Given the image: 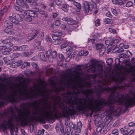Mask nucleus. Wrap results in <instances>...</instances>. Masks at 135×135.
I'll use <instances>...</instances> for the list:
<instances>
[{"label": "nucleus", "instance_id": "1", "mask_svg": "<svg viewBox=\"0 0 135 135\" xmlns=\"http://www.w3.org/2000/svg\"><path fill=\"white\" fill-rule=\"evenodd\" d=\"M81 91L82 94H80L70 91L66 93L62 91L61 93L64 102L61 100L60 96L53 95L51 97L54 99L55 104L52 105L50 103L48 104L49 94L45 91H40L37 98L42 97L40 99L34 102L21 104V109L24 110L21 113L20 109L21 125L25 126L29 124L30 127V123L34 121L44 123L45 119L55 121V118L67 117L70 115L71 118H74V115H78L74 107L78 111H81L83 113L87 112L88 110L98 111L105 106L108 107L110 111L117 113L119 111V110L121 109L120 108L117 110L114 109V104L117 101L116 99L110 98L105 101L104 99L99 97L96 100L95 95H88L89 91Z\"/></svg>", "mask_w": 135, "mask_h": 135}, {"label": "nucleus", "instance_id": "2", "mask_svg": "<svg viewBox=\"0 0 135 135\" xmlns=\"http://www.w3.org/2000/svg\"><path fill=\"white\" fill-rule=\"evenodd\" d=\"M75 68L76 70L74 72L73 75L68 74L63 76L61 83L57 86L55 85L54 90L55 92L59 94L60 92L64 91V87H67L68 90L66 91H70L72 93H77L80 94H82L81 90L83 91L87 90L90 91L88 95H95L97 98H98L106 90L111 92V98L116 99L117 102L119 104H124L126 108H128L130 105H132V98H129L124 103L123 100V96L122 95H120L119 93L116 90V86L110 88L106 86L105 83H102L99 80H94L93 83L96 84L93 90L85 88L89 87L91 86L90 83L85 82L83 84L79 83L75 84V82L78 81L82 77L87 76L89 72L87 70L85 72L82 71L84 68L83 65H78Z\"/></svg>", "mask_w": 135, "mask_h": 135}, {"label": "nucleus", "instance_id": "3", "mask_svg": "<svg viewBox=\"0 0 135 135\" xmlns=\"http://www.w3.org/2000/svg\"><path fill=\"white\" fill-rule=\"evenodd\" d=\"M7 79V78L5 74H2L0 77V80L2 81L0 83V92L1 93L0 96V99H2L3 100H7L10 102L15 103L20 102L22 100H32L39 97L40 90H39L38 92H36L31 94V90L28 89L26 86H25V89L20 88L17 91H13L12 92H7V86L3 82ZM22 103H22L20 104L21 109H19L21 110V113L24 110L21 108V104ZM3 102L0 101V107L3 106ZM16 107L19 109L17 106L15 105L14 108L10 107L7 109H5L3 113H0V124H2V127H14L13 126L14 123H20L21 124L20 121L16 119L18 116V113ZM14 127L16 126H15Z\"/></svg>", "mask_w": 135, "mask_h": 135}, {"label": "nucleus", "instance_id": "4", "mask_svg": "<svg viewBox=\"0 0 135 135\" xmlns=\"http://www.w3.org/2000/svg\"><path fill=\"white\" fill-rule=\"evenodd\" d=\"M97 63L98 62L97 61L93 60L90 64L86 65L85 67L89 73L98 72L100 76L102 77L103 74L105 73V71L103 70V66L101 64Z\"/></svg>", "mask_w": 135, "mask_h": 135}, {"label": "nucleus", "instance_id": "5", "mask_svg": "<svg viewBox=\"0 0 135 135\" xmlns=\"http://www.w3.org/2000/svg\"><path fill=\"white\" fill-rule=\"evenodd\" d=\"M8 15V19L9 21L15 25H19V22L22 21L23 20L22 17L19 14L13 12H9Z\"/></svg>", "mask_w": 135, "mask_h": 135}, {"label": "nucleus", "instance_id": "6", "mask_svg": "<svg viewBox=\"0 0 135 135\" xmlns=\"http://www.w3.org/2000/svg\"><path fill=\"white\" fill-rule=\"evenodd\" d=\"M61 32L58 31L54 32L52 35L53 41L52 43L54 45H59L62 42L61 35Z\"/></svg>", "mask_w": 135, "mask_h": 135}, {"label": "nucleus", "instance_id": "7", "mask_svg": "<svg viewBox=\"0 0 135 135\" xmlns=\"http://www.w3.org/2000/svg\"><path fill=\"white\" fill-rule=\"evenodd\" d=\"M82 7L85 13L87 14L89 11L93 8V6L92 4L89 5L87 2H85L83 3Z\"/></svg>", "mask_w": 135, "mask_h": 135}, {"label": "nucleus", "instance_id": "8", "mask_svg": "<svg viewBox=\"0 0 135 135\" xmlns=\"http://www.w3.org/2000/svg\"><path fill=\"white\" fill-rule=\"evenodd\" d=\"M96 49L99 50V52L100 55H103L105 51V47L102 44H97L95 45Z\"/></svg>", "mask_w": 135, "mask_h": 135}, {"label": "nucleus", "instance_id": "9", "mask_svg": "<svg viewBox=\"0 0 135 135\" xmlns=\"http://www.w3.org/2000/svg\"><path fill=\"white\" fill-rule=\"evenodd\" d=\"M28 0H17L16 1V3L17 4L21 6L23 8H28V5L25 2L27 3V2Z\"/></svg>", "mask_w": 135, "mask_h": 135}, {"label": "nucleus", "instance_id": "10", "mask_svg": "<svg viewBox=\"0 0 135 135\" xmlns=\"http://www.w3.org/2000/svg\"><path fill=\"white\" fill-rule=\"evenodd\" d=\"M61 135H69L71 130L70 127H60Z\"/></svg>", "mask_w": 135, "mask_h": 135}, {"label": "nucleus", "instance_id": "11", "mask_svg": "<svg viewBox=\"0 0 135 135\" xmlns=\"http://www.w3.org/2000/svg\"><path fill=\"white\" fill-rule=\"evenodd\" d=\"M11 38H7L2 41V42L5 44L7 47H12L13 46V41Z\"/></svg>", "mask_w": 135, "mask_h": 135}, {"label": "nucleus", "instance_id": "12", "mask_svg": "<svg viewBox=\"0 0 135 135\" xmlns=\"http://www.w3.org/2000/svg\"><path fill=\"white\" fill-rule=\"evenodd\" d=\"M63 21H67V23L68 24L72 25L74 23V20L71 18H69L67 17H63L62 19Z\"/></svg>", "mask_w": 135, "mask_h": 135}, {"label": "nucleus", "instance_id": "13", "mask_svg": "<svg viewBox=\"0 0 135 135\" xmlns=\"http://www.w3.org/2000/svg\"><path fill=\"white\" fill-rule=\"evenodd\" d=\"M29 16L33 17H36L38 16L37 13L34 11L30 10L29 12Z\"/></svg>", "mask_w": 135, "mask_h": 135}, {"label": "nucleus", "instance_id": "14", "mask_svg": "<svg viewBox=\"0 0 135 135\" xmlns=\"http://www.w3.org/2000/svg\"><path fill=\"white\" fill-rule=\"evenodd\" d=\"M11 22L6 21L4 23V25L7 28L9 29L11 28L12 27L13 24L12 23L10 22Z\"/></svg>", "mask_w": 135, "mask_h": 135}, {"label": "nucleus", "instance_id": "15", "mask_svg": "<svg viewBox=\"0 0 135 135\" xmlns=\"http://www.w3.org/2000/svg\"><path fill=\"white\" fill-rule=\"evenodd\" d=\"M11 134H13L14 131L17 133L18 132V128L17 127H9Z\"/></svg>", "mask_w": 135, "mask_h": 135}, {"label": "nucleus", "instance_id": "16", "mask_svg": "<svg viewBox=\"0 0 135 135\" xmlns=\"http://www.w3.org/2000/svg\"><path fill=\"white\" fill-rule=\"evenodd\" d=\"M114 39L109 38L105 41V43L107 45L112 46V44L114 43Z\"/></svg>", "mask_w": 135, "mask_h": 135}, {"label": "nucleus", "instance_id": "17", "mask_svg": "<svg viewBox=\"0 0 135 135\" xmlns=\"http://www.w3.org/2000/svg\"><path fill=\"white\" fill-rule=\"evenodd\" d=\"M38 56L39 58L42 60L45 61L46 60L45 54L43 52L39 54Z\"/></svg>", "mask_w": 135, "mask_h": 135}, {"label": "nucleus", "instance_id": "18", "mask_svg": "<svg viewBox=\"0 0 135 135\" xmlns=\"http://www.w3.org/2000/svg\"><path fill=\"white\" fill-rule=\"evenodd\" d=\"M11 51V49L10 48H7L2 52V54L3 55H8L9 54V52Z\"/></svg>", "mask_w": 135, "mask_h": 135}, {"label": "nucleus", "instance_id": "19", "mask_svg": "<svg viewBox=\"0 0 135 135\" xmlns=\"http://www.w3.org/2000/svg\"><path fill=\"white\" fill-rule=\"evenodd\" d=\"M27 3H29V4L32 6H35L37 5V3L34 1L33 0H28Z\"/></svg>", "mask_w": 135, "mask_h": 135}, {"label": "nucleus", "instance_id": "20", "mask_svg": "<svg viewBox=\"0 0 135 135\" xmlns=\"http://www.w3.org/2000/svg\"><path fill=\"white\" fill-rule=\"evenodd\" d=\"M46 55L47 57L48 58L50 62L52 61V58H51V54L50 51H47L46 53Z\"/></svg>", "mask_w": 135, "mask_h": 135}, {"label": "nucleus", "instance_id": "21", "mask_svg": "<svg viewBox=\"0 0 135 135\" xmlns=\"http://www.w3.org/2000/svg\"><path fill=\"white\" fill-rule=\"evenodd\" d=\"M110 128H108L107 127H102L100 133L105 134L109 131Z\"/></svg>", "mask_w": 135, "mask_h": 135}, {"label": "nucleus", "instance_id": "22", "mask_svg": "<svg viewBox=\"0 0 135 135\" xmlns=\"http://www.w3.org/2000/svg\"><path fill=\"white\" fill-rule=\"evenodd\" d=\"M120 131L122 134H127L128 133V131L127 129L124 127V128H122L120 129Z\"/></svg>", "mask_w": 135, "mask_h": 135}, {"label": "nucleus", "instance_id": "23", "mask_svg": "<svg viewBox=\"0 0 135 135\" xmlns=\"http://www.w3.org/2000/svg\"><path fill=\"white\" fill-rule=\"evenodd\" d=\"M124 51V49L123 48H119L118 47H117L116 48H115V49L114 51V53H115L116 52L118 53H120Z\"/></svg>", "mask_w": 135, "mask_h": 135}, {"label": "nucleus", "instance_id": "24", "mask_svg": "<svg viewBox=\"0 0 135 135\" xmlns=\"http://www.w3.org/2000/svg\"><path fill=\"white\" fill-rule=\"evenodd\" d=\"M73 4L79 9H81V5L78 3L74 1L73 2Z\"/></svg>", "mask_w": 135, "mask_h": 135}, {"label": "nucleus", "instance_id": "25", "mask_svg": "<svg viewBox=\"0 0 135 135\" xmlns=\"http://www.w3.org/2000/svg\"><path fill=\"white\" fill-rule=\"evenodd\" d=\"M39 13L40 14L45 15L44 16L45 18L47 17V14L44 10H40L39 11Z\"/></svg>", "mask_w": 135, "mask_h": 135}, {"label": "nucleus", "instance_id": "26", "mask_svg": "<svg viewBox=\"0 0 135 135\" xmlns=\"http://www.w3.org/2000/svg\"><path fill=\"white\" fill-rule=\"evenodd\" d=\"M113 62V60L112 58H109L108 59L106 60V62L107 65H111Z\"/></svg>", "mask_w": 135, "mask_h": 135}, {"label": "nucleus", "instance_id": "27", "mask_svg": "<svg viewBox=\"0 0 135 135\" xmlns=\"http://www.w3.org/2000/svg\"><path fill=\"white\" fill-rule=\"evenodd\" d=\"M4 13V10L1 9L0 10V21H2V17L3 16Z\"/></svg>", "mask_w": 135, "mask_h": 135}, {"label": "nucleus", "instance_id": "28", "mask_svg": "<svg viewBox=\"0 0 135 135\" xmlns=\"http://www.w3.org/2000/svg\"><path fill=\"white\" fill-rule=\"evenodd\" d=\"M51 58H52V60L54 58H55L57 56V52L56 51H54L51 54Z\"/></svg>", "mask_w": 135, "mask_h": 135}, {"label": "nucleus", "instance_id": "29", "mask_svg": "<svg viewBox=\"0 0 135 135\" xmlns=\"http://www.w3.org/2000/svg\"><path fill=\"white\" fill-rule=\"evenodd\" d=\"M26 45H23L19 47L18 51H22L25 50L26 48Z\"/></svg>", "mask_w": 135, "mask_h": 135}, {"label": "nucleus", "instance_id": "30", "mask_svg": "<svg viewBox=\"0 0 135 135\" xmlns=\"http://www.w3.org/2000/svg\"><path fill=\"white\" fill-rule=\"evenodd\" d=\"M133 4V3L131 1H129L127 3L126 6L128 7H130L132 6Z\"/></svg>", "mask_w": 135, "mask_h": 135}, {"label": "nucleus", "instance_id": "31", "mask_svg": "<svg viewBox=\"0 0 135 135\" xmlns=\"http://www.w3.org/2000/svg\"><path fill=\"white\" fill-rule=\"evenodd\" d=\"M19 56V54L17 53H13L11 56L12 58L14 59L18 57Z\"/></svg>", "mask_w": 135, "mask_h": 135}, {"label": "nucleus", "instance_id": "32", "mask_svg": "<svg viewBox=\"0 0 135 135\" xmlns=\"http://www.w3.org/2000/svg\"><path fill=\"white\" fill-rule=\"evenodd\" d=\"M30 65V63L27 62H25L23 63L22 67L23 68H25L27 66H29Z\"/></svg>", "mask_w": 135, "mask_h": 135}, {"label": "nucleus", "instance_id": "33", "mask_svg": "<svg viewBox=\"0 0 135 135\" xmlns=\"http://www.w3.org/2000/svg\"><path fill=\"white\" fill-rule=\"evenodd\" d=\"M75 129V132L78 133H79L81 131V128L79 127H73Z\"/></svg>", "mask_w": 135, "mask_h": 135}, {"label": "nucleus", "instance_id": "34", "mask_svg": "<svg viewBox=\"0 0 135 135\" xmlns=\"http://www.w3.org/2000/svg\"><path fill=\"white\" fill-rule=\"evenodd\" d=\"M31 65L34 68H35L36 69H37L38 68V67L37 64L34 62H33L31 64Z\"/></svg>", "mask_w": 135, "mask_h": 135}, {"label": "nucleus", "instance_id": "35", "mask_svg": "<svg viewBox=\"0 0 135 135\" xmlns=\"http://www.w3.org/2000/svg\"><path fill=\"white\" fill-rule=\"evenodd\" d=\"M105 23L110 24L111 23V20L109 18H107L105 20Z\"/></svg>", "mask_w": 135, "mask_h": 135}, {"label": "nucleus", "instance_id": "36", "mask_svg": "<svg viewBox=\"0 0 135 135\" xmlns=\"http://www.w3.org/2000/svg\"><path fill=\"white\" fill-rule=\"evenodd\" d=\"M118 130L117 129L113 130L112 132V133L114 135H118Z\"/></svg>", "mask_w": 135, "mask_h": 135}, {"label": "nucleus", "instance_id": "37", "mask_svg": "<svg viewBox=\"0 0 135 135\" xmlns=\"http://www.w3.org/2000/svg\"><path fill=\"white\" fill-rule=\"evenodd\" d=\"M82 52L81 51V53L80 54L81 56L83 55L84 56H86L88 54V52L87 51H85L84 52L83 51V54H82Z\"/></svg>", "mask_w": 135, "mask_h": 135}, {"label": "nucleus", "instance_id": "38", "mask_svg": "<svg viewBox=\"0 0 135 135\" xmlns=\"http://www.w3.org/2000/svg\"><path fill=\"white\" fill-rule=\"evenodd\" d=\"M55 2L56 5L59 6L61 4V0H56Z\"/></svg>", "mask_w": 135, "mask_h": 135}, {"label": "nucleus", "instance_id": "39", "mask_svg": "<svg viewBox=\"0 0 135 135\" xmlns=\"http://www.w3.org/2000/svg\"><path fill=\"white\" fill-rule=\"evenodd\" d=\"M23 9L22 8H21L20 7V8H19L18 11L21 12H22L25 11H26V10L28 9V8H23Z\"/></svg>", "mask_w": 135, "mask_h": 135}, {"label": "nucleus", "instance_id": "40", "mask_svg": "<svg viewBox=\"0 0 135 135\" xmlns=\"http://www.w3.org/2000/svg\"><path fill=\"white\" fill-rule=\"evenodd\" d=\"M23 55L25 57H27L31 55V54H29L28 52H26L23 53Z\"/></svg>", "mask_w": 135, "mask_h": 135}, {"label": "nucleus", "instance_id": "41", "mask_svg": "<svg viewBox=\"0 0 135 135\" xmlns=\"http://www.w3.org/2000/svg\"><path fill=\"white\" fill-rule=\"evenodd\" d=\"M95 26H98L100 25V22L99 19H98L95 21Z\"/></svg>", "mask_w": 135, "mask_h": 135}, {"label": "nucleus", "instance_id": "42", "mask_svg": "<svg viewBox=\"0 0 135 135\" xmlns=\"http://www.w3.org/2000/svg\"><path fill=\"white\" fill-rule=\"evenodd\" d=\"M59 59L62 60H64V57L62 54H59Z\"/></svg>", "mask_w": 135, "mask_h": 135}, {"label": "nucleus", "instance_id": "43", "mask_svg": "<svg viewBox=\"0 0 135 135\" xmlns=\"http://www.w3.org/2000/svg\"><path fill=\"white\" fill-rule=\"evenodd\" d=\"M54 24L56 26H59L60 25V22L59 20H56L54 22Z\"/></svg>", "mask_w": 135, "mask_h": 135}, {"label": "nucleus", "instance_id": "44", "mask_svg": "<svg viewBox=\"0 0 135 135\" xmlns=\"http://www.w3.org/2000/svg\"><path fill=\"white\" fill-rule=\"evenodd\" d=\"M7 127H0L2 131L4 133L6 132Z\"/></svg>", "mask_w": 135, "mask_h": 135}, {"label": "nucleus", "instance_id": "45", "mask_svg": "<svg viewBox=\"0 0 135 135\" xmlns=\"http://www.w3.org/2000/svg\"><path fill=\"white\" fill-rule=\"evenodd\" d=\"M41 43V42L40 41H38L36 42L35 43V45L36 46H39L40 47H41L40 45Z\"/></svg>", "mask_w": 135, "mask_h": 135}, {"label": "nucleus", "instance_id": "46", "mask_svg": "<svg viewBox=\"0 0 135 135\" xmlns=\"http://www.w3.org/2000/svg\"><path fill=\"white\" fill-rule=\"evenodd\" d=\"M31 17V16H29V17H26V20L27 22H30L32 20V18Z\"/></svg>", "mask_w": 135, "mask_h": 135}, {"label": "nucleus", "instance_id": "47", "mask_svg": "<svg viewBox=\"0 0 135 135\" xmlns=\"http://www.w3.org/2000/svg\"><path fill=\"white\" fill-rule=\"evenodd\" d=\"M44 130L42 129V131L41 130H39L37 132V134L39 135H41L42 134V133H44Z\"/></svg>", "mask_w": 135, "mask_h": 135}, {"label": "nucleus", "instance_id": "48", "mask_svg": "<svg viewBox=\"0 0 135 135\" xmlns=\"http://www.w3.org/2000/svg\"><path fill=\"white\" fill-rule=\"evenodd\" d=\"M7 47L5 46H0V50H5L7 49Z\"/></svg>", "mask_w": 135, "mask_h": 135}, {"label": "nucleus", "instance_id": "49", "mask_svg": "<svg viewBox=\"0 0 135 135\" xmlns=\"http://www.w3.org/2000/svg\"><path fill=\"white\" fill-rule=\"evenodd\" d=\"M68 46V44H64L61 45V49L66 47Z\"/></svg>", "mask_w": 135, "mask_h": 135}, {"label": "nucleus", "instance_id": "50", "mask_svg": "<svg viewBox=\"0 0 135 135\" xmlns=\"http://www.w3.org/2000/svg\"><path fill=\"white\" fill-rule=\"evenodd\" d=\"M109 31L111 33H115L116 32V30L112 28H109Z\"/></svg>", "mask_w": 135, "mask_h": 135}, {"label": "nucleus", "instance_id": "51", "mask_svg": "<svg viewBox=\"0 0 135 135\" xmlns=\"http://www.w3.org/2000/svg\"><path fill=\"white\" fill-rule=\"evenodd\" d=\"M106 15L107 16L109 17H111L112 16L110 12L109 11L108 12L106 13Z\"/></svg>", "mask_w": 135, "mask_h": 135}, {"label": "nucleus", "instance_id": "52", "mask_svg": "<svg viewBox=\"0 0 135 135\" xmlns=\"http://www.w3.org/2000/svg\"><path fill=\"white\" fill-rule=\"evenodd\" d=\"M107 50L108 52H110L112 51L111 48V46L109 45L107 47Z\"/></svg>", "mask_w": 135, "mask_h": 135}, {"label": "nucleus", "instance_id": "53", "mask_svg": "<svg viewBox=\"0 0 135 135\" xmlns=\"http://www.w3.org/2000/svg\"><path fill=\"white\" fill-rule=\"evenodd\" d=\"M134 133V130H133L132 129L130 131L128 132V134L127 135H132Z\"/></svg>", "mask_w": 135, "mask_h": 135}, {"label": "nucleus", "instance_id": "54", "mask_svg": "<svg viewBox=\"0 0 135 135\" xmlns=\"http://www.w3.org/2000/svg\"><path fill=\"white\" fill-rule=\"evenodd\" d=\"M117 46L116 45H114L113 46H111V48L112 50L113 51V52L114 53V50L115 48H116Z\"/></svg>", "mask_w": 135, "mask_h": 135}, {"label": "nucleus", "instance_id": "55", "mask_svg": "<svg viewBox=\"0 0 135 135\" xmlns=\"http://www.w3.org/2000/svg\"><path fill=\"white\" fill-rule=\"evenodd\" d=\"M111 11L113 13L114 15H116L117 14V12L114 9L112 8L111 9Z\"/></svg>", "mask_w": 135, "mask_h": 135}, {"label": "nucleus", "instance_id": "56", "mask_svg": "<svg viewBox=\"0 0 135 135\" xmlns=\"http://www.w3.org/2000/svg\"><path fill=\"white\" fill-rule=\"evenodd\" d=\"M34 127H28V129L30 131V132L31 133L33 131V129H34Z\"/></svg>", "mask_w": 135, "mask_h": 135}, {"label": "nucleus", "instance_id": "57", "mask_svg": "<svg viewBox=\"0 0 135 135\" xmlns=\"http://www.w3.org/2000/svg\"><path fill=\"white\" fill-rule=\"evenodd\" d=\"M129 127H135V123H130L128 124Z\"/></svg>", "mask_w": 135, "mask_h": 135}, {"label": "nucleus", "instance_id": "58", "mask_svg": "<svg viewBox=\"0 0 135 135\" xmlns=\"http://www.w3.org/2000/svg\"><path fill=\"white\" fill-rule=\"evenodd\" d=\"M101 128H102V127H97V128H96V131L97 132H100Z\"/></svg>", "mask_w": 135, "mask_h": 135}, {"label": "nucleus", "instance_id": "59", "mask_svg": "<svg viewBox=\"0 0 135 135\" xmlns=\"http://www.w3.org/2000/svg\"><path fill=\"white\" fill-rule=\"evenodd\" d=\"M33 9L34 10L33 11H34L36 13L37 12H39V11H40L39 9L38 8H37V7L34 8Z\"/></svg>", "mask_w": 135, "mask_h": 135}, {"label": "nucleus", "instance_id": "60", "mask_svg": "<svg viewBox=\"0 0 135 135\" xmlns=\"http://www.w3.org/2000/svg\"><path fill=\"white\" fill-rule=\"evenodd\" d=\"M61 28L63 29H65L66 28V26L64 24H62L61 26Z\"/></svg>", "mask_w": 135, "mask_h": 135}, {"label": "nucleus", "instance_id": "61", "mask_svg": "<svg viewBox=\"0 0 135 135\" xmlns=\"http://www.w3.org/2000/svg\"><path fill=\"white\" fill-rule=\"evenodd\" d=\"M124 3V2L122 1H118V4L120 5H122Z\"/></svg>", "mask_w": 135, "mask_h": 135}, {"label": "nucleus", "instance_id": "62", "mask_svg": "<svg viewBox=\"0 0 135 135\" xmlns=\"http://www.w3.org/2000/svg\"><path fill=\"white\" fill-rule=\"evenodd\" d=\"M57 16L58 14L56 13H53L52 15L53 17L54 18L56 17Z\"/></svg>", "mask_w": 135, "mask_h": 135}, {"label": "nucleus", "instance_id": "63", "mask_svg": "<svg viewBox=\"0 0 135 135\" xmlns=\"http://www.w3.org/2000/svg\"><path fill=\"white\" fill-rule=\"evenodd\" d=\"M4 32L7 33H11V31H8L7 29H5L4 30Z\"/></svg>", "mask_w": 135, "mask_h": 135}, {"label": "nucleus", "instance_id": "64", "mask_svg": "<svg viewBox=\"0 0 135 135\" xmlns=\"http://www.w3.org/2000/svg\"><path fill=\"white\" fill-rule=\"evenodd\" d=\"M38 33V31L37 30H35L33 33V35L36 36Z\"/></svg>", "mask_w": 135, "mask_h": 135}]
</instances>
